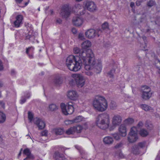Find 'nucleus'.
Segmentation results:
<instances>
[{"instance_id": "nucleus-1", "label": "nucleus", "mask_w": 160, "mask_h": 160, "mask_svg": "<svg viewBox=\"0 0 160 160\" xmlns=\"http://www.w3.org/2000/svg\"><path fill=\"white\" fill-rule=\"evenodd\" d=\"M80 56L82 61L85 69L87 70H92L96 64V60L94 54L90 51H82Z\"/></svg>"}, {"instance_id": "nucleus-2", "label": "nucleus", "mask_w": 160, "mask_h": 160, "mask_svg": "<svg viewBox=\"0 0 160 160\" xmlns=\"http://www.w3.org/2000/svg\"><path fill=\"white\" fill-rule=\"evenodd\" d=\"M81 57L78 56L70 55L66 59V64L71 71L77 72L80 70L82 64Z\"/></svg>"}, {"instance_id": "nucleus-3", "label": "nucleus", "mask_w": 160, "mask_h": 160, "mask_svg": "<svg viewBox=\"0 0 160 160\" xmlns=\"http://www.w3.org/2000/svg\"><path fill=\"white\" fill-rule=\"evenodd\" d=\"M96 123L97 126L101 129L108 128L110 123L109 115L107 113L99 114L96 118Z\"/></svg>"}, {"instance_id": "nucleus-4", "label": "nucleus", "mask_w": 160, "mask_h": 160, "mask_svg": "<svg viewBox=\"0 0 160 160\" xmlns=\"http://www.w3.org/2000/svg\"><path fill=\"white\" fill-rule=\"evenodd\" d=\"M93 105L94 109L99 112L105 111L108 108V103L105 98L101 96H97L94 100Z\"/></svg>"}, {"instance_id": "nucleus-5", "label": "nucleus", "mask_w": 160, "mask_h": 160, "mask_svg": "<svg viewBox=\"0 0 160 160\" xmlns=\"http://www.w3.org/2000/svg\"><path fill=\"white\" fill-rule=\"evenodd\" d=\"M60 107L62 113L66 115L72 114L74 111L72 102L67 103L66 105L62 103L61 104Z\"/></svg>"}, {"instance_id": "nucleus-6", "label": "nucleus", "mask_w": 160, "mask_h": 160, "mask_svg": "<svg viewBox=\"0 0 160 160\" xmlns=\"http://www.w3.org/2000/svg\"><path fill=\"white\" fill-rule=\"evenodd\" d=\"M137 130L135 127H133L131 128L128 137V140L130 143L135 142L138 139Z\"/></svg>"}, {"instance_id": "nucleus-7", "label": "nucleus", "mask_w": 160, "mask_h": 160, "mask_svg": "<svg viewBox=\"0 0 160 160\" xmlns=\"http://www.w3.org/2000/svg\"><path fill=\"white\" fill-rule=\"evenodd\" d=\"M102 32V30L100 29H97L95 30L93 29H90L87 31L85 34L87 38L92 39L96 36L99 37Z\"/></svg>"}, {"instance_id": "nucleus-8", "label": "nucleus", "mask_w": 160, "mask_h": 160, "mask_svg": "<svg viewBox=\"0 0 160 160\" xmlns=\"http://www.w3.org/2000/svg\"><path fill=\"white\" fill-rule=\"evenodd\" d=\"M72 9L69 5L65 4L62 7L60 15L63 18H67L70 15Z\"/></svg>"}, {"instance_id": "nucleus-9", "label": "nucleus", "mask_w": 160, "mask_h": 160, "mask_svg": "<svg viewBox=\"0 0 160 160\" xmlns=\"http://www.w3.org/2000/svg\"><path fill=\"white\" fill-rule=\"evenodd\" d=\"M83 3L85 8L90 12H93L97 10L96 5L93 2L86 1Z\"/></svg>"}, {"instance_id": "nucleus-10", "label": "nucleus", "mask_w": 160, "mask_h": 160, "mask_svg": "<svg viewBox=\"0 0 160 160\" xmlns=\"http://www.w3.org/2000/svg\"><path fill=\"white\" fill-rule=\"evenodd\" d=\"M74 77L77 86L79 88L82 87L85 84L83 77L80 74H75Z\"/></svg>"}, {"instance_id": "nucleus-11", "label": "nucleus", "mask_w": 160, "mask_h": 160, "mask_svg": "<svg viewBox=\"0 0 160 160\" xmlns=\"http://www.w3.org/2000/svg\"><path fill=\"white\" fill-rule=\"evenodd\" d=\"M23 16L21 15H18L16 18V20L13 23V26L15 28L19 27L22 24Z\"/></svg>"}, {"instance_id": "nucleus-12", "label": "nucleus", "mask_w": 160, "mask_h": 160, "mask_svg": "<svg viewBox=\"0 0 160 160\" xmlns=\"http://www.w3.org/2000/svg\"><path fill=\"white\" fill-rule=\"evenodd\" d=\"M34 122L36 124L40 129H42L45 126V122L42 119L38 118H36L34 120Z\"/></svg>"}, {"instance_id": "nucleus-13", "label": "nucleus", "mask_w": 160, "mask_h": 160, "mask_svg": "<svg viewBox=\"0 0 160 160\" xmlns=\"http://www.w3.org/2000/svg\"><path fill=\"white\" fill-rule=\"evenodd\" d=\"M73 23L76 26H79L82 25L83 20L80 17L76 16L72 19Z\"/></svg>"}, {"instance_id": "nucleus-14", "label": "nucleus", "mask_w": 160, "mask_h": 160, "mask_svg": "<svg viewBox=\"0 0 160 160\" xmlns=\"http://www.w3.org/2000/svg\"><path fill=\"white\" fill-rule=\"evenodd\" d=\"M121 117L119 115H114L112 120V123L118 126L122 122Z\"/></svg>"}, {"instance_id": "nucleus-15", "label": "nucleus", "mask_w": 160, "mask_h": 160, "mask_svg": "<svg viewBox=\"0 0 160 160\" xmlns=\"http://www.w3.org/2000/svg\"><path fill=\"white\" fill-rule=\"evenodd\" d=\"M53 158L56 160H63L65 159L64 156L62 154H60L58 151L54 152Z\"/></svg>"}, {"instance_id": "nucleus-16", "label": "nucleus", "mask_w": 160, "mask_h": 160, "mask_svg": "<svg viewBox=\"0 0 160 160\" xmlns=\"http://www.w3.org/2000/svg\"><path fill=\"white\" fill-rule=\"evenodd\" d=\"M120 134L122 137H125L127 134V131L125 126L123 124L121 125L119 128Z\"/></svg>"}, {"instance_id": "nucleus-17", "label": "nucleus", "mask_w": 160, "mask_h": 160, "mask_svg": "<svg viewBox=\"0 0 160 160\" xmlns=\"http://www.w3.org/2000/svg\"><path fill=\"white\" fill-rule=\"evenodd\" d=\"M102 69V64L101 62L99 61L96 65H94V68L93 69L94 71L96 73H99L101 72Z\"/></svg>"}, {"instance_id": "nucleus-18", "label": "nucleus", "mask_w": 160, "mask_h": 160, "mask_svg": "<svg viewBox=\"0 0 160 160\" xmlns=\"http://www.w3.org/2000/svg\"><path fill=\"white\" fill-rule=\"evenodd\" d=\"M67 96L71 100H75L77 97L76 92L73 90L68 92Z\"/></svg>"}, {"instance_id": "nucleus-19", "label": "nucleus", "mask_w": 160, "mask_h": 160, "mask_svg": "<svg viewBox=\"0 0 160 160\" xmlns=\"http://www.w3.org/2000/svg\"><path fill=\"white\" fill-rule=\"evenodd\" d=\"M113 141V138L109 136L106 137L103 139V141L106 144H112Z\"/></svg>"}, {"instance_id": "nucleus-20", "label": "nucleus", "mask_w": 160, "mask_h": 160, "mask_svg": "<svg viewBox=\"0 0 160 160\" xmlns=\"http://www.w3.org/2000/svg\"><path fill=\"white\" fill-rule=\"evenodd\" d=\"M131 152L135 155L139 154L140 153L139 148L136 145H133L131 148Z\"/></svg>"}, {"instance_id": "nucleus-21", "label": "nucleus", "mask_w": 160, "mask_h": 160, "mask_svg": "<svg viewBox=\"0 0 160 160\" xmlns=\"http://www.w3.org/2000/svg\"><path fill=\"white\" fill-rule=\"evenodd\" d=\"M140 108L146 111L152 112L153 109L151 107L145 104H142L140 105Z\"/></svg>"}, {"instance_id": "nucleus-22", "label": "nucleus", "mask_w": 160, "mask_h": 160, "mask_svg": "<svg viewBox=\"0 0 160 160\" xmlns=\"http://www.w3.org/2000/svg\"><path fill=\"white\" fill-rule=\"evenodd\" d=\"M152 96V93L151 92H145L142 93V98L145 100L148 99Z\"/></svg>"}, {"instance_id": "nucleus-23", "label": "nucleus", "mask_w": 160, "mask_h": 160, "mask_svg": "<svg viewBox=\"0 0 160 160\" xmlns=\"http://www.w3.org/2000/svg\"><path fill=\"white\" fill-rule=\"evenodd\" d=\"M49 110L51 112H55L58 108V106L54 103H52L49 105Z\"/></svg>"}, {"instance_id": "nucleus-24", "label": "nucleus", "mask_w": 160, "mask_h": 160, "mask_svg": "<svg viewBox=\"0 0 160 160\" xmlns=\"http://www.w3.org/2000/svg\"><path fill=\"white\" fill-rule=\"evenodd\" d=\"M62 82V79L59 76L56 77L53 80V82L56 85H59L61 84Z\"/></svg>"}, {"instance_id": "nucleus-25", "label": "nucleus", "mask_w": 160, "mask_h": 160, "mask_svg": "<svg viewBox=\"0 0 160 160\" xmlns=\"http://www.w3.org/2000/svg\"><path fill=\"white\" fill-rule=\"evenodd\" d=\"M82 47L83 48L87 49L91 47V42L89 40H87L83 42L81 44Z\"/></svg>"}, {"instance_id": "nucleus-26", "label": "nucleus", "mask_w": 160, "mask_h": 160, "mask_svg": "<svg viewBox=\"0 0 160 160\" xmlns=\"http://www.w3.org/2000/svg\"><path fill=\"white\" fill-rule=\"evenodd\" d=\"M53 131L56 135H62L64 132L63 129L61 128H55L53 129Z\"/></svg>"}, {"instance_id": "nucleus-27", "label": "nucleus", "mask_w": 160, "mask_h": 160, "mask_svg": "<svg viewBox=\"0 0 160 160\" xmlns=\"http://www.w3.org/2000/svg\"><path fill=\"white\" fill-rule=\"evenodd\" d=\"M151 88L148 86H144L141 87V92H151Z\"/></svg>"}, {"instance_id": "nucleus-28", "label": "nucleus", "mask_w": 160, "mask_h": 160, "mask_svg": "<svg viewBox=\"0 0 160 160\" xmlns=\"http://www.w3.org/2000/svg\"><path fill=\"white\" fill-rule=\"evenodd\" d=\"M139 134L143 137L147 136L148 134V132L145 129H142L139 131Z\"/></svg>"}, {"instance_id": "nucleus-29", "label": "nucleus", "mask_w": 160, "mask_h": 160, "mask_svg": "<svg viewBox=\"0 0 160 160\" xmlns=\"http://www.w3.org/2000/svg\"><path fill=\"white\" fill-rule=\"evenodd\" d=\"M76 132L74 127L68 128L66 132V133L68 135L73 134Z\"/></svg>"}, {"instance_id": "nucleus-30", "label": "nucleus", "mask_w": 160, "mask_h": 160, "mask_svg": "<svg viewBox=\"0 0 160 160\" xmlns=\"http://www.w3.org/2000/svg\"><path fill=\"white\" fill-rule=\"evenodd\" d=\"M145 125L146 128H147V129L149 130H152L153 128V125L150 122L147 121L146 122Z\"/></svg>"}, {"instance_id": "nucleus-31", "label": "nucleus", "mask_w": 160, "mask_h": 160, "mask_svg": "<svg viewBox=\"0 0 160 160\" xmlns=\"http://www.w3.org/2000/svg\"><path fill=\"white\" fill-rule=\"evenodd\" d=\"M6 117L5 114L2 112H0V123L4 122L6 120Z\"/></svg>"}, {"instance_id": "nucleus-32", "label": "nucleus", "mask_w": 160, "mask_h": 160, "mask_svg": "<svg viewBox=\"0 0 160 160\" xmlns=\"http://www.w3.org/2000/svg\"><path fill=\"white\" fill-rule=\"evenodd\" d=\"M82 51H86V50H84L83 49L80 50V49L78 47H76L73 49V52L75 53V54H78L79 53V56H78L79 57H80V54H81V52H82Z\"/></svg>"}, {"instance_id": "nucleus-33", "label": "nucleus", "mask_w": 160, "mask_h": 160, "mask_svg": "<svg viewBox=\"0 0 160 160\" xmlns=\"http://www.w3.org/2000/svg\"><path fill=\"white\" fill-rule=\"evenodd\" d=\"M117 106L116 102L112 101H111L109 104L110 108L112 109H116Z\"/></svg>"}, {"instance_id": "nucleus-34", "label": "nucleus", "mask_w": 160, "mask_h": 160, "mask_svg": "<svg viewBox=\"0 0 160 160\" xmlns=\"http://www.w3.org/2000/svg\"><path fill=\"white\" fill-rule=\"evenodd\" d=\"M74 129L76 132L77 133H80L82 129V127L80 125H78L74 126Z\"/></svg>"}, {"instance_id": "nucleus-35", "label": "nucleus", "mask_w": 160, "mask_h": 160, "mask_svg": "<svg viewBox=\"0 0 160 160\" xmlns=\"http://www.w3.org/2000/svg\"><path fill=\"white\" fill-rule=\"evenodd\" d=\"M146 144V142L145 141H143L138 143L137 145L139 148V149L143 148L145 147Z\"/></svg>"}, {"instance_id": "nucleus-36", "label": "nucleus", "mask_w": 160, "mask_h": 160, "mask_svg": "<svg viewBox=\"0 0 160 160\" xmlns=\"http://www.w3.org/2000/svg\"><path fill=\"white\" fill-rule=\"evenodd\" d=\"M82 119V117L81 116H78L76 117L75 118L73 119L74 122H81Z\"/></svg>"}, {"instance_id": "nucleus-37", "label": "nucleus", "mask_w": 160, "mask_h": 160, "mask_svg": "<svg viewBox=\"0 0 160 160\" xmlns=\"http://www.w3.org/2000/svg\"><path fill=\"white\" fill-rule=\"evenodd\" d=\"M124 144L122 141L117 143L114 146V148L116 149L119 148L123 146Z\"/></svg>"}, {"instance_id": "nucleus-38", "label": "nucleus", "mask_w": 160, "mask_h": 160, "mask_svg": "<svg viewBox=\"0 0 160 160\" xmlns=\"http://www.w3.org/2000/svg\"><path fill=\"white\" fill-rule=\"evenodd\" d=\"M28 118L30 122H31L33 118V114L30 112H28Z\"/></svg>"}, {"instance_id": "nucleus-39", "label": "nucleus", "mask_w": 160, "mask_h": 160, "mask_svg": "<svg viewBox=\"0 0 160 160\" xmlns=\"http://www.w3.org/2000/svg\"><path fill=\"white\" fill-rule=\"evenodd\" d=\"M108 23L107 22H105L102 25V28L100 30H101L102 31L103 30H105L106 29H108Z\"/></svg>"}, {"instance_id": "nucleus-40", "label": "nucleus", "mask_w": 160, "mask_h": 160, "mask_svg": "<svg viewBox=\"0 0 160 160\" xmlns=\"http://www.w3.org/2000/svg\"><path fill=\"white\" fill-rule=\"evenodd\" d=\"M111 135L116 140H119L120 139V137L119 135L117 133L112 134Z\"/></svg>"}, {"instance_id": "nucleus-41", "label": "nucleus", "mask_w": 160, "mask_h": 160, "mask_svg": "<svg viewBox=\"0 0 160 160\" xmlns=\"http://www.w3.org/2000/svg\"><path fill=\"white\" fill-rule=\"evenodd\" d=\"M34 158L33 156L31 154L27 156V157L24 159V160H32Z\"/></svg>"}, {"instance_id": "nucleus-42", "label": "nucleus", "mask_w": 160, "mask_h": 160, "mask_svg": "<svg viewBox=\"0 0 160 160\" xmlns=\"http://www.w3.org/2000/svg\"><path fill=\"white\" fill-rule=\"evenodd\" d=\"M115 72V69H112L109 72H108V74L110 77L113 78V74Z\"/></svg>"}, {"instance_id": "nucleus-43", "label": "nucleus", "mask_w": 160, "mask_h": 160, "mask_svg": "<svg viewBox=\"0 0 160 160\" xmlns=\"http://www.w3.org/2000/svg\"><path fill=\"white\" fill-rule=\"evenodd\" d=\"M125 121L129 124H131L133 123L134 120L132 118H129L127 119Z\"/></svg>"}, {"instance_id": "nucleus-44", "label": "nucleus", "mask_w": 160, "mask_h": 160, "mask_svg": "<svg viewBox=\"0 0 160 160\" xmlns=\"http://www.w3.org/2000/svg\"><path fill=\"white\" fill-rule=\"evenodd\" d=\"M34 37L33 35H31L28 34V35L26 36L25 40L29 39L30 41H31V38L34 39Z\"/></svg>"}, {"instance_id": "nucleus-45", "label": "nucleus", "mask_w": 160, "mask_h": 160, "mask_svg": "<svg viewBox=\"0 0 160 160\" xmlns=\"http://www.w3.org/2000/svg\"><path fill=\"white\" fill-rule=\"evenodd\" d=\"M23 153L26 154L27 156L31 154V152L30 150L28 149H26L23 151Z\"/></svg>"}, {"instance_id": "nucleus-46", "label": "nucleus", "mask_w": 160, "mask_h": 160, "mask_svg": "<svg viewBox=\"0 0 160 160\" xmlns=\"http://www.w3.org/2000/svg\"><path fill=\"white\" fill-rule=\"evenodd\" d=\"M155 2L152 0H150V1L147 3V5L149 7H152L154 5Z\"/></svg>"}, {"instance_id": "nucleus-47", "label": "nucleus", "mask_w": 160, "mask_h": 160, "mask_svg": "<svg viewBox=\"0 0 160 160\" xmlns=\"http://www.w3.org/2000/svg\"><path fill=\"white\" fill-rule=\"evenodd\" d=\"M112 125L110 126L109 128L110 131L113 130L117 126L116 125L114 124L113 123H112Z\"/></svg>"}, {"instance_id": "nucleus-48", "label": "nucleus", "mask_w": 160, "mask_h": 160, "mask_svg": "<svg viewBox=\"0 0 160 160\" xmlns=\"http://www.w3.org/2000/svg\"><path fill=\"white\" fill-rule=\"evenodd\" d=\"M147 19L145 16L142 17L140 19V22H146Z\"/></svg>"}, {"instance_id": "nucleus-49", "label": "nucleus", "mask_w": 160, "mask_h": 160, "mask_svg": "<svg viewBox=\"0 0 160 160\" xmlns=\"http://www.w3.org/2000/svg\"><path fill=\"white\" fill-rule=\"evenodd\" d=\"M5 103L2 101H0V108H4Z\"/></svg>"}, {"instance_id": "nucleus-50", "label": "nucleus", "mask_w": 160, "mask_h": 160, "mask_svg": "<svg viewBox=\"0 0 160 160\" xmlns=\"http://www.w3.org/2000/svg\"><path fill=\"white\" fill-rule=\"evenodd\" d=\"M41 134L42 136H46L48 134V131L46 130L44 131H42Z\"/></svg>"}, {"instance_id": "nucleus-51", "label": "nucleus", "mask_w": 160, "mask_h": 160, "mask_svg": "<svg viewBox=\"0 0 160 160\" xmlns=\"http://www.w3.org/2000/svg\"><path fill=\"white\" fill-rule=\"evenodd\" d=\"M78 38L81 40H82L84 38V37L82 33H80L78 35Z\"/></svg>"}, {"instance_id": "nucleus-52", "label": "nucleus", "mask_w": 160, "mask_h": 160, "mask_svg": "<svg viewBox=\"0 0 160 160\" xmlns=\"http://www.w3.org/2000/svg\"><path fill=\"white\" fill-rule=\"evenodd\" d=\"M65 123L66 124H70L74 123V121L73 119L72 120H68L65 121Z\"/></svg>"}, {"instance_id": "nucleus-53", "label": "nucleus", "mask_w": 160, "mask_h": 160, "mask_svg": "<svg viewBox=\"0 0 160 160\" xmlns=\"http://www.w3.org/2000/svg\"><path fill=\"white\" fill-rule=\"evenodd\" d=\"M26 101V99L24 97H22V99L20 100V103L22 104L25 102Z\"/></svg>"}, {"instance_id": "nucleus-54", "label": "nucleus", "mask_w": 160, "mask_h": 160, "mask_svg": "<svg viewBox=\"0 0 160 160\" xmlns=\"http://www.w3.org/2000/svg\"><path fill=\"white\" fill-rule=\"evenodd\" d=\"M85 73H86V75H87L88 76H92V74H93V73L92 72H90V71H89L86 72Z\"/></svg>"}, {"instance_id": "nucleus-55", "label": "nucleus", "mask_w": 160, "mask_h": 160, "mask_svg": "<svg viewBox=\"0 0 160 160\" xmlns=\"http://www.w3.org/2000/svg\"><path fill=\"white\" fill-rule=\"evenodd\" d=\"M143 123L141 121H140L138 123L137 126L139 128L140 127H142L143 126Z\"/></svg>"}, {"instance_id": "nucleus-56", "label": "nucleus", "mask_w": 160, "mask_h": 160, "mask_svg": "<svg viewBox=\"0 0 160 160\" xmlns=\"http://www.w3.org/2000/svg\"><path fill=\"white\" fill-rule=\"evenodd\" d=\"M3 66L1 60L0 59V71L3 69Z\"/></svg>"}, {"instance_id": "nucleus-57", "label": "nucleus", "mask_w": 160, "mask_h": 160, "mask_svg": "<svg viewBox=\"0 0 160 160\" xmlns=\"http://www.w3.org/2000/svg\"><path fill=\"white\" fill-rule=\"evenodd\" d=\"M30 93L28 92L27 93L26 95L24 96V97L26 98H30Z\"/></svg>"}, {"instance_id": "nucleus-58", "label": "nucleus", "mask_w": 160, "mask_h": 160, "mask_svg": "<svg viewBox=\"0 0 160 160\" xmlns=\"http://www.w3.org/2000/svg\"><path fill=\"white\" fill-rule=\"evenodd\" d=\"M31 48H33L32 47H30L28 48H27L26 51V53L28 55V52L30 49Z\"/></svg>"}, {"instance_id": "nucleus-59", "label": "nucleus", "mask_w": 160, "mask_h": 160, "mask_svg": "<svg viewBox=\"0 0 160 160\" xmlns=\"http://www.w3.org/2000/svg\"><path fill=\"white\" fill-rule=\"evenodd\" d=\"M142 38L143 39V40L144 41L146 47L147 46V45H146L147 43L145 41V40H146L147 37L145 36H143L142 37Z\"/></svg>"}, {"instance_id": "nucleus-60", "label": "nucleus", "mask_w": 160, "mask_h": 160, "mask_svg": "<svg viewBox=\"0 0 160 160\" xmlns=\"http://www.w3.org/2000/svg\"><path fill=\"white\" fill-rule=\"evenodd\" d=\"M62 20L60 18H58L57 19L56 22L59 24H60L62 22Z\"/></svg>"}, {"instance_id": "nucleus-61", "label": "nucleus", "mask_w": 160, "mask_h": 160, "mask_svg": "<svg viewBox=\"0 0 160 160\" xmlns=\"http://www.w3.org/2000/svg\"><path fill=\"white\" fill-rule=\"evenodd\" d=\"M72 32L74 34H76L77 32V30L75 28H72Z\"/></svg>"}, {"instance_id": "nucleus-62", "label": "nucleus", "mask_w": 160, "mask_h": 160, "mask_svg": "<svg viewBox=\"0 0 160 160\" xmlns=\"http://www.w3.org/2000/svg\"><path fill=\"white\" fill-rule=\"evenodd\" d=\"M130 6L131 8H133L134 6V3L133 2H131L130 3Z\"/></svg>"}, {"instance_id": "nucleus-63", "label": "nucleus", "mask_w": 160, "mask_h": 160, "mask_svg": "<svg viewBox=\"0 0 160 160\" xmlns=\"http://www.w3.org/2000/svg\"><path fill=\"white\" fill-rule=\"evenodd\" d=\"M15 72L14 70H12L11 72V74L12 75H14L15 74Z\"/></svg>"}, {"instance_id": "nucleus-64", "label": "nucleus", "mask_w": 160, "mask_h": 160, "mask_svg": "<svg viewBox=\"0 0 160 160\" xmlns=\"http://www.w3.org/2000/svg\"><path fill=\"white\" fill-rule=\"evenodd\" d=\"M158 21H159L158 22V20H157L155 22L156 24H160V18H158Z\"/></svg>"}]
</instances>
